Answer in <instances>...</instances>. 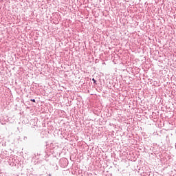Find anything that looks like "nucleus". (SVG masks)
<instances>
[{
  "mask_svg": "<svg viewBox=\"0 0 176 176\" xmlns=\"http://www.w3.org/2000/svg\"><path fill=\"white\" fill-rule=\"evenodd\" d=\"M59 163H60V167H62V168H65V167H67V166H68V160L66 158H63L59 161Z\"/></svg>",
  "mask_w": 176,
  "mask_h": 176,
  "instance_id": "1",
  "label": "nucleus"
},
{
  "mask_svg": "<svg viewBox=\"0 0 176 176\" xmlns=\"http://www.w3.org/2000/svg\"><path fill=\"white\" fill-rule=\"evenodd\" d=\"M92 81L94 82V85H97V80H96L94 78H92Z\"/></svg>",
  "mask_w": 176,
  "mask_h": 176,
  "instance_id": "2",
  "label": "nucleus"
},
{
  "mask_svg": "<svg viewBox=\"0 0 176 176\" xmlns=\"http://www.w3.org/2000/svg\"><path fill=\"white\" fill-rule=\"evenodd\" d=\"M30 101H32V102H36V100L35 99H30Z\"/></svg>",
  "mask_w": 176,
  "mask_h": 176,
  "instance_id": "3",
  "label": "nucleus"
},
{
  "mask_svg": "<svg viewBox=\"0 0 176 176\" xmlns=\"http://www.w3.org/2000/svg\"><path fill=\"white\" fill-rule=\"evenodd\" d=\"M1 124H6V122H5L4 121H1Z\"/></svg>",
  "mask_w": 176,
  "mask_h": 176,
  "instance_id": "4",
  "label": "nucleus"
},
{
  "mask_svg": "<svg viewBox=\"0 0 176 176\" xmlns=\"http://www.w3.org/2000/svg\"><path fill=\"white\" fill-rule=\"evenodd\" d=\"M55 170H58V166H56V167L54 168Z\"/></svg>",
  "mask_w": 176,
  "mask_h": 176,
  "instance_id": "5",
  "label": "nucleus"
},
{
  "mask_svg": "<svg viewBox=\"0 0 176 176\" xmlns=\"http://www.w3.org/2000/svg\"><path fill=\"white\" fill-rule=\"evenodd\" d=\"M23 140H27V137L25 136V137L23 138Z\"/></svg>",
  "mask_w": 176,
  "mask_h": 176,
  "instance_id": "6",
  "label": "nucleus"
},
{
  "mask_svg": "<svg viewBox=\"0 0 176 176\" xmlns=\"http://www.w3.org/2000/svg\"><path fill=\"white\" fill-rule=\"evenodd\" d=\"M47 176H52V174L49 173L47 174Z\"/></svg>",
  "mask_w": 176,
  "mask_h": 176,
  "instance_id": "7",
  "label": "nucleus"
}]
</instances>
